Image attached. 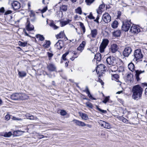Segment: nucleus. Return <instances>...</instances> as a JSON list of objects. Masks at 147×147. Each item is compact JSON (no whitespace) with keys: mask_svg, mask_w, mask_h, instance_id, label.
Masks as SVG:
<instances>
[{"mask_svg":"<svg viewBox=\"0 0 147 147\" xmlns=\"http://www.w3.org/2000/svg\"><path fill=\"white\" fill-rule=\"evenodd\" d=\"M26 117L27 119L30 120H33L34 119V117L33 116L30 115L29 114H27L26 115Z\"/></svg>","mask_w":147,"mask_h":147,"instance_id":"obj_31","label":"nucleus"},{"mask_svg":"<svg viewBox=\"0 0 147 147\" xmlns=\"http://www.w3.org/2000/svg\"><path fill=\"white\" fill-rule=\"evenodd\" d=\"M80 26L81 28H82V30L83 31V33H84L86 31L85 28L84 26V24L81 22H80Z\"/></svg>","mask_w":147,"mask_h":147,"instance_id":"obj_36","label":"nucleus"},{"mask_svg":"<svg viewBox=\"0 0 147 147\" xmlns=\"http://www.w3.org/2000/svg\"><path fill=\"white\" fill-rule=\"evenodd\" d=\"M98 34L97 30L96 29H94L91 30V34L92 38H96Z\"/></svg>","mask_w":147,"mask_h":147,"instance_id":"obj_20","label":"nucleus"},{"mask_svg":"<svg viewBox=\"0 0 147 147\" xmlns=\"http://www.w3.org/2000/svg\"><path fill=\"white\" fill-rule=\"evenodd\" d=\"M118 23L117 20H115L112 23L111 26L113 28H116L118 27Z\"/></svg>","mask_w":147,"mask_h":147,"instance_id":"obj_25","label":"nucleus"},{"mask_svg":"<svg viewBox=\"0 0 147 147\" xmlns=\"http://www.w3.org/2000/svg\"><path fill=\"white\" fill-rule=\"evenodd\" d=\"M36 36L37 38H38L39 40L40 41H42L45 40V38L43 35L37 34L36 35Z\"/></svg>","mask_w":147,"mask_h":147,"instance_id":"obj_29","label":"nucleus"},{"mask_svg":"<svg viewBox=\"0 0 147 147\" xmlns=\"http://www.w3.org/2000/svg\"><path fill=\"white\" fill-rule=\"evenodd\" d=\"M121 31L120 30H117L113 32V35L115 37H119L121 34Z\"/></svg>","mask_w":147,"mask_h":147,"instance_id":"obj_21","label":"nucleus"},{"mask_svg":"<svg viewBox=\"0 0 147 147\" xmlns=\"http://www.w3.org/2000/svg\"><path fill=\"white\" fill-rule=\"evenodd\" d=\"M69 53V52L67 51L65 53L63 54L62 55V57H61L62 59L64 61H65L67 60L66 58V57L67 55Z\"/></svg>","mask_w":147,"mask_h":147,"instance_id":"obj_37","label":"nucleus"},{"mask_svg":"<svg viewBox=\"0 0 147 147\" xmlns=\"http://www.w3.org/2000/svg\"><path fill=\"white\" fill-rule=\"evenodd\" d=\"M133 77V75L131 74H128L127 75V78L128 79H129V78H130V77Z\"/></svg>","mask_w":147,"mask_h":147,"instance_id":"obj_63","label":"nucleus"},{"mask_svg":"<svg viewBox=\"0 0 147 147\" xmlns=\"http://www.w3.org/2000/svg\"><path fill=\"white\" fill-rule=\"evenodd\" d=\"M96 71L99 76L102 75L106 71V67L103 64H100L98 65L96 67Z\"/></svg>","mask_w":147,"mask_h":147,"instance_id":"obj_3","label":"nucleus"},{"mask_svg":"<svg viewBox=\"0 0 147 147\" xmlns=\"http://www.w3.org/2000/svg\"><path fill=\"white\" fill-rule=\"evenodd\" d=\"M18 44L20 46L25 47L27 46V42H22L21 41H19L18 42Z\"/></svg>","mask_w":147,"mask_h":147,"instance_id":"obj_32","label":"nucleus"},{"mask_svg":"<svg viewBox=\"0 0 147 147\" xmlns=\"http://www.w3.org/2000/svg\"><path fill=\"white\" fill-rule=\"evenodd\" d=\"M60 9L63 11H66L67 10V6L65 5H63L61 7H60Z\"/></svg>","mask_w":147,"mask_h":147,"instance_id":"obj_40","label":"nucleus"},{"mask_svg":"<svg viewBox=\"0 0 147 147\" xmlns=\"http://www.w3.org/2000/svg\"><path fill=\"white\" fill-rule=\"evenodd\" d=\"M23 32H24L26 36H29L30 37H31V36L26 32L25 29L24 30Z\"/></svg>","mask_w":147,"mask_h":147,"instance_id":"obj_59","label":"nucleus"},{"mask_svg":"<svg viewBox=\"0 0 147 147\" xmlns=\"http://www.w3.org/2000/svg\"><path fill=\"white\" fill-rule=\"evenodd\" d=\"M112 76L113 78L117 80L119 78V76L117 74H113Z\"/></svg>","mask_w":147,"mask_h":147,"instance_id":"obj_53","label":"nucleus"},{"mask_svg":"<svg viewBox=\"0 0 147 147\" xmlns=\"http://www.w3.org/2000/svg\"><path fill=\"white\" fill-rule=\"evenodd\" d=\"M77 50L78 51H80L81 52H82V51L84 49L83 48H82L81 47H80L79 46L77 49Z\"/></svg>","mask_w":147,"mask_h":147,"instance_id":"obj_61","label":"nucleus"},{"mask_svg":"<svg viewBox=\"0 0 147 147\" xmlns=\"http://www.w3.org/2000/svg\"><path fill=\"white\" fill-rule=\"evenodd\" d=\"M10 115L9 114H7L5 117V119L6 120H8L10 119Z\"/></svg>","mask_w":147,"mask_h":147,"instance_id":"obj_55","label":"nucleus"},{"mask_svg":"<svg viewBox=\"0 0 147 147\" xmlns=\"http://www.w3.org/2000/svg\"><path fill=\"white\" fill-rule=\"evenodd\" d=\"M78 57V55H76V56L74 55L70 59L71 61H73L74 60L75 58H77Z\"/></svg>","mask_w":147,"mask_h":147,"instance_id":"obj_60","label":"nucleus"},{"mask_svg":"<svg viewBox=\"0 0 147 147\" xmlns=\"http://www.w3.org/2000/svg\"><path fill=\"white\" fill-rule=\"evenodd\" d=\"M99 82H100L101 83L102 85H103V84H104V83L103 82L102 80H101L100 79H99Z\"/></svg>","mask_w":147,"mask_h":147,"instance_id":"obj_64","label":"nucleus"},{"mask_svg":"<svg viewBox=\"0 0 147 147\" xmlns=\"http://www.w3.org/2000/svg\"><path fill=\"white\" fill-rule=\"evenodd\" d=\"M99 19V17L98 16L96 17V19L94 20V21L95 22H96L97 23H99L98 20Z\"/></svg>","mask_w":147,"mask_h":147,"instance_id":"obj_57","label":"nucleus"},{"mask_svg":"<svg viewBox=\"0 0 147 147\" xmlns=\"http://www.w3.org/2000/svg\"><path fill=\"white\" fill-rule=\"evenodd\" d=\"M105 7V5L103 3L100 5L98 9L96 10L97 13L98 14H101L102 12V9L104 8Z\"/></svg>","mask_w":147,"mask_h":147,"instance_id":"obj_19","label":"nucleus"},{"mask_svg":"<svg viewBox=\"0 0 147 147\" xmlns=\"http://www.w3.org/2000/svg\"><path fill=\"white\" fill-rule=\"evenodd\" d=\"M129 69L131 71H133L134 69L135 66L133 63H129L128 66Z\"/></svg>","mask_w":147,"mask_h":147,"instance_id":"obj_26","label":"nucleus"},{"mask_svg":"<svg viewBox=\"0 0 147 147\" xmlns=\"http://www.w3.org/2000/svg\"><path fill=\"white\" fill-rule=\"evenodd\" d=\"M106 61L107 64L110 65H115L117 63L115 57L112 56H110L107 58Z\"/></svg>","mask_w":147,"mask_h":147,"instance_id":"obj_5","label":"nucleus"},{"mask_svg":"<svg viewBox=\"0 0 147 147\" xmlns=\"http://www.w3.org/2000/svg\"><path fill=\"white\" fill-rule=\"evenodd\" d=\"M143 91L142 88L139 85L134 86L132 90V98L136 100L141 99Z\"/></svg>","mask_w":147,"mask_h":147,"instance_id":"obj_1","label":"nucleus"},{"mask_svg":"<svg viewBox=\"0 0 147 147\" xmlns=\"http://www.w3.org/2000/svg\"><path fill=\"white\" fill-rule=\"evenodd\" d=\"M94 58L96 59L97 61H100L101 59V54L99 53H97L95 55Z\"/></svg>","mask_w":147,"mask_h":147,"instance_id":"obj_23","label":"nucleus"},{"mask_svg":"<svg viewBox=\"0 0 147 147\" xmlns=\"http://www.w3.org/2000/svg\"><path fill=\"white\" fill-rule=\"evenodd\" d=\"M118 49L117 45L116 44H113L111 45L109 48V52L114 53L117 51Z\"/></svg>","mask_w":147,"mask_h":147,"instance_id":"obj_14","label":"nucleus"},{"mask_svg":"<svg viewBox=\"0 0 147 147\" xmlns=\"http://www.w3.org/2000/svg\"><path fill=\"white\" fill-rule=\"evenodd\" d=\"M83 91L84 92H86V94H88V95L90 94L89 89L87 86H86V89L85 90H83Z\"/></svg>","mask_w":147,"mask_h":147,"instance_id":"obj_45","label":"nucleus"},{"mask_svg":"<svg viewBox=\"0 0 147 147\" xmlns=\"http://www.w3.org/2000/svg\"><path fill=\"white\" fill-rule=\"evenodd\" d=\"M140 31L139 28L136 25L132 26L130 29V32L134 34H138Z\"/></svg>","mask_w":147,"mask_h":147,"instance_id":"obj_10","label":"nucleus"},{"mask_svg":"<svg viewBox=\"0 0 147 147\" xmlns=\"http://www.w3.org/2000/svg\"><path fill=\"white\" fill-rule=\"evenodd\" d=\"M63 42L61 40H59L55 44V46L58 49H61L63 46Z\"/></svg>","mask_w":147,"mask_h":147,"instance_id":"obj_16","label":"nucleus"},{"mask_svg":"<svg viewBox=\"0 0 147 147\" xmlns=\"http://www.w3.org/2000/svg\"><path fill=\"white\" fill-rule=\"evenodd\" d=\"M12 13V11L11 10H7L5 13V15H7L11 13Z\"/></svg>","mask_w":147,"mask_h":147,"instance_id":"obj_56","label":"nucleus"},{"mask_svg":"<svg viewBox=\"0 0 147 147\" xmlns=\"http://www.w3.org/2000/svg\"><path fill=\"white\" fill-rule=\"evenodd\" d=\"M47 55L49 58V59L51 60V59L52 57L53 56V54L49 52H47Z\"/></svg>","mask_w":147,"mask_h":147,"instance_id":"obj_46","label":"nucleus"},{"mask_svg":"<svg viewBox=\"0 0 147 147\" xmlns=\"http://www.w3.org/2000/svg\"><path fill=\"white\" fill-rule=\"evenodd\" d=\"M121 119L122 120V121L124 123H128V120L126 119L124 117H122Z\"/></svg>","mask_w":147,"mask_h":147,"instance_id":"obj_50","label":"nucleus"},{"mask_svg":"<svg viewBox=\"0 0 147 147\" xmlns=\"http://www.w3.org/2000/svg\"><path fill=\"white\" fill-rule=\"evenodd\" d=\"M50 26L51 27L53 28L54 29H56L58 28L53 23H51L50 24Z\"/></svg>","mask_w":147,"mask_h":147,"instance_id":"obj_42","label":"nucleus"},{"mask_svg":"<svg viewBox=\"0 0 147 147\" xmlns=\"http://www.w3.org/2000/svg\"><path fill=\"white\" fill-rule=\"evenodd\" d=\"M73 121L76 124V125L79 126L83 127L85 125L84 123L76 119H74Z\"/></svg>","mask_w":147,"mask_h":147,"instance_id":"obj_17","label":"nucleus"},{"mask_svg":"<svg viewBox=\"0 0 147 147\" xmlns=\"http://www.w3.org/2000/svg\"><path fill=\"white\" fill-rule=\"evenodd\" d=\"M26 29L28 31H31L34 30V28L33 25L31 24L30 21L27 19V22L26 23Z\"/></svg>","mask_w":147,"mask_h":147,"instance_id":"obj_15","label":"nucleus"},{"mask_svg":"<svg viewBox=\"0 0 147 147\" xmlns=\"http://www.w3.org/2000/svg\"><path fill=\"white\" fill-rule=\"evenodd\" d=\"M19 93H15L11 96V98L13 100H18L19 99Z\"/></svg>","mask_w":147,"mask_h":147,"instance_id":"obj_18","label":"nucleus"},{"mask_svg":"<svg viewBox=\"0 0 147 147\" xmlns=\"http://www.w3.org/2000/svg\"><path fill=\"white\" fill-rule=\"evenodd\" d=\"M109 96L105 97V99L102 101V102L105 104L109 101Z\"/></svg>","mask_w":147,"mask_h":147,"instance_id":"obj_41","label":"nucleus"},{"mask_svg":"<svg viewBox=\"0 0 147 147\" xmlns=\"http://www.w3.org/2000/svg\"><path fill=\"white\" fill-rule=\"evenodd\" d=\"M19 99L24 100L28 98V96L24 93H19Z\"/></svg>","mask_w":147,"mask_h":147,"instance_id":"obj_22","label":"nucleus"},{"mask_svg":"<svg viewBox=\"0 0 147 147\" xmlns=\"http://www.w3.org/2000/svg\"><path fill=\"white\" fill-rule=\"evenodd\" d=\"M30 17H35V14L34 12L32 10L30 11Z\"/></svg>","mask_w":147,"mask_h":147,"instance_id":"obj_49","label":"nucleus"},{"mask_svg":"<svg viewBox=\"0 0 147 147\" xmlns=\"http://www.w3.org/2000/svg\"><path fill=\"white\" fill-rule=\"evenodd\" d=\"M86 106L92 109L93 108V105L92 104L89 102H87L86 103Z\"/></svg>","mask_w":147,"mask_h":147,"instance_id":"obj_38","label":"nucleus"},{"mask_svg":"<svg viewBox=\"0 0 147 147\" xmlns=\"http://www.w3.org/2000/svg\"><path fill=\"white\" fill-rule=\"evenodd\" d=\"M88 96L89 97V98H90L92 99V100H95V98H93L92 97V95H91V94H88Z\"/></svg>","mask_w":147,"mask_h":147,"instance_id":"obj_62","label":"nucleus"},{"mask_svg":"<svg viewBox=\"0 0 147 147\" xmlns=\"http://www.w3.org/2000/svg\"><path fill=\"white\" fill-rule=\"evenodd\" d=\"M131 24L130 20L129 21L127 20L124 21L122 23V30L125 32L128 31L131 27Z\"/></svg>","mask_w":147,"mask_h":147,"instance_id":"obj_6","label":"nucleus"},{"mask_svg":"<svg viewBox=\"0 0 147 147\" xmlns=\"http://www.w3.org/2000/svg\"><path fill=\"white\" fill-rule=\"evenodd\" d=\"M96 109L100 112L103 113H107V111L106 110H102L100 108H99L97 106H96Z\"/></svg>","mask_w":147,"mask_h":147,"instance_id":"obj_39","label":"nucleus"},{"mask_svg":"<svg viewBox=\"0 0 147 147\" xmlns=\"http://www.w3.org/2000/svg\"><path fill=\"white\" fill-rule=\"evenodd\" d=\"M132 51V50L131 47H126L122 52V55L125 57H128L131 53Z\"/></svg>","mask_w":147,"mask_h":147,"instance_id":"obj_7","label":"nucleus"},{"mask_svg":"<svg viewBox=\"0 0 147 147\" xmlns=\"http://www.w3.org/2000/svg\"><path fill=\"white\" fill-rule=\"evenodd\" d=\"M60 113L61 115L65 116L67 114V112L65 110H61Z\"/></svg>","mask_w":147,"mask_h":147,"instance_id":"obj_44","label":"nucleus"},{"mask_svg":"<svg viewBox=\"0 0 147 147\" xmlns=\"http://www.w3.org/2000/svg\"><path fill=\"white\" fill-rule=\"evenodd\" d=\"M47 68L50 72L55 71H56V67L55 65L52 63H49L47 65Z\"/></svg>","mask_w":147,"mask_h":147,"instance_id":"obj_12","label":"nucleus"},{"mask_svg":"<svg viewBox=\"0 0 147 147\" xmlns=\"http://www.w3.org/2000/svg\"><path fill=\"white\" fill-rule=\"evenodd\" d=\"M135 77L137 81L138 82L142 78L141 77V75L142 74L144 73L145 72L144 70L142 71L141 70H135Z\"/></svg>","mask_w":147,"mask_h":147,"instance_id":"obj_8","label":"nucleus"},{"mask_svg":"<svg viewBox=\"0 0 147 147\" xmlns=\"http://www.w3.org/2000/svg\"><path fill=\"white\" fill-rule=\"evenodd\" d=\"M102 19L104 22L106 23L109 22L111 20V16L107 13H106L103 15Z\"/></svg>","mask_w":147,"mask_h":147,"instance_id":"obj_9","label":"nucleus"},{"mask_svg":"<svg viewBox=\"0 0 147 147\" xmlns=\"http://www.w3.org/2000/svg\"><path fill=\"white\" fill-rule=\"evenodd\" d=\"M76 12V13L81 14L82 13V10L80 7H78L77 9H75Z\"/></svg>","mask_w":147,"mask_h":147,"instance_id":"obj_34","label":"nucleus"},{"mask_svg":"<svg viewBox=\"0 0 147 147\" xmlns=\"http://www.w3.org/2000/svg\"><path fill=\"white\" fill-rule=\"evenodd\" d=\"M5 9L4 7H2L0 9V12L3 13L4 12Z\"/></svg>","mask_w":147,"mask_h":147,"instance_id":"obj_58","label":"nucleus"},{"mask_svg":"<svg viewBox=\"0 0 147 147\" xmlns=\"http://www.w3.org/2000/svg\"><path fill=\"white\" fill-rule=\"evenodd\" d=\"M109 41L107 39H104L99 47V50L100 53H102L104 51L105 49L108 45Z\"/></svg>","mask_w":147,"mask_h":147,"instance_id":"obj_4","label":"nucleus"},{"mask_svg":"<svg viewBox=\"0 0 147 147\" xmlns=\"http://www.w3.org/2000/svg\"><path fill=\"white\" fill-rule=\"evenodd\" d=\"M71 20L68 19L66 21H62L60 23L61 25V26L63 27L65 26L66 25L69 24L70 22H71Z\"/></svg>","mask_w":147,"mask_h":147,"instance_id":"obj_27","label":"nucleus"},{"mask_svg":"<svg viewBox=\"0 0 147 147\" xmlns=\"http://www.w3.org/2000/svg\"><path fill=\"white\" fill-rule=\"evenodd\" d=\"M63 32H61L58 34L56 36L57 38H61L63 37Z\"/></svg>","mask_w":147,"mask_h":147,"instance_id":"obj_43","label":"nucleus"},{"mask_svg":"<svg viewBox=\"0 0 147 147\" xmlns=\"http://www.w3.org/2000/svg\"><path fill=\"white\" fill-rule=\"evenodd\" d=\"M26 73L24 71H18V75L20 77H22L26 76Z\"/></svg>","mask_w":147,"mask_h":147,"instance_id":"obj_28","label":"nucleus"},{"mask_svg":"<svg viewBox=\"0 0 147 147\" xmlns=\"http://www.w3.org/2000/svg\"><path fill=\"white\" fill-rule=\"evenodd\" d=\"M87 17L90 19H95V18L93 16L91 13H90V15L88 16Z\"/></svg>","mask_w":147,"mask_h":147,"instance_id":"obj_51","label":"nucleus"},{"mask_svg":"<svg viewBox=\"0 0 147 147\" xmlns=\"http://www.w3.org/2000/svg\"><path fill=\"white\" fill-rule=\"evenodd\" d=\"M47 6H46L41 10V13H43L45 12L47 10Z\"/></svg>","mask_w":147,"mask_h":147,"instance_id":"obj_54","label":"nucleus"},{"mask_svg":"<svg viewBox=\"0 0 147 147\" xmlns=\"http://www.w3.org/2000/svg\"><path fill=\"white\" fill-rule=\"evenodd\" d=\"M86 44V42L85 41H83L81 44L80 45V46L83 49H84V48L85 46V45Z\"/></svg>","mask_w":147,"mask_h":147,"instance_id":"obj_47","label":"nucleus"},{"mask_svg":"<svg viewBox=\"0 0 147 147\" xmlns=\"http://www.w3.org/2000/svg\"><path fill=\"white\" fill-rule=\"evenodd\" d=\"M111 67L109 69L110 72L111 71L115 72L117 70L118 68L117 66H115V65H112Z\"/></svg>","mask_w":147,"mask_h":147,"instance_id":"obj_24","label":"nucleus"},{"mask_svg":"<svg viewBox=\"0 0 147 147\" xmlns=\"http://www.w3.org/2000/svg\"><path fill=\"white\" fill-rule=\"evenodd\" d=\"M45 44L43 45L44 47L48 48L50 46L51 43L49 41L46 40Z\"/></svg>","mask_w":147,"mask_h":147,"instance_id":"obj_30","label":"nucleus"},{"mask_svg":"<svg viewBox=\"0 0 147 147\" xmlns=\"http://www.w3.org/2000/svg\"><path fill=\"white\" fill-rule=\"evenodd\" d=\"M12 135V133L11 131H9L8 133L6 132L5 133L4 135H2L3 136L5 137H10Z\"/></svg>","mask_w":147,"mask_h":147,"instance_id":"obj_33","label":"nucleus"},{"mask_svg":"<svg viewBox=\"0 0 147 147\" xmlns=\"http://www.w3.org/2000/svg\"><path fill=\"white\" fill-rule=\"evenodd\" d=\"M81 117L83 119L87 120L88 119V117L87 115L84 113H82Z\"/></svg>","mask_w":147,"mask_h":147,"instance_id":"obj_35","label":"nucleus"},{"mask_svg":"<svg viewBox=\"0 0 147 147\" xmlns=\"http://www.w3.org/2000/svg\"><path fill=\"white\" fill-rule=\"evenodd\" d=\"M134 59L136 61H142L143 58V55L142 53L141 50L140 49L136 50L134 52Z\"/></svg>","mask_w":147,"mask_h":147,"instance_id":"obj_2","label":"nucleus"},{"mask_svg":"<svg viewBox=\"0 0 147 147\" xmlns=\"http://www.w3.org/2000/svg\"><path fill=\"white\" fill-rule=\"evenodd\" d=\"M45 74H43L44 76L45 75H46L48 76L49 78H52V74H48L47 72L46 71L45 72Z\"/></svg>","mask_w":147,"mask_h":147,"instance_id":"obj_52","label":"nucleus"},{"mask_svg":"<svg viewBox=\"0 0 147 147\" xmlns=\"http://www.w3.org/2000/svg\"><path fill=\"white\" fill-rule=\"evenodd\" d=\"M94 0H85V1L88 5H90L92 3Z\"/></svg>","mask_w":147,"mask_h":147,"instance_id":"obj_48","label":"nucleus"},{"mask_svg":"<svg viewBox=\"0 0 147 147\" xmlns=\"http://www.w3.org/2000/svg\"><path fill=\"white\" fill-rule=\"evenodd\" d=\"M99 124L102 127L107 129H109L111 127V125L109 123L100 120L99 122Z\"/></svg>","mask_w":147,"mask_h":147,"instance_id":"obj_11","label":"nucleus"},{"mask_svg":"<svg viewBox=\"0 0 147 147\" xmlns=\"http://www.w3.org/2000/svg\"><path fill=\"white\" fill-rule=\"evenodd\" d=\"M13 9L15 10L19 9L21 7L20 3L17 1H13L11 3Z\"/></svg>","mask_w":147,"mask_h":147,"instance_id":"obj_13","label":"nucleus"}]
</instances>
